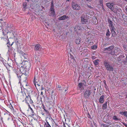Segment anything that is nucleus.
I'll use <instances>...</instances> for the list:
<instances>
[{
    "label": "nucleus",
    "mask_w": 127,
    "mask_h": 127,
    "mask_svg": "<svg viewBox=\"0 0 127 127\" xmlns=\"http://www.w3.org/2000/svg\"><path fill=\"white\" fill-rule=\"evenodd\" d=\"M104 64L108 71H113L114 70V69L112 65L110 64L107 61H105L104 62Z\"/></svg>",
    "instance_id": "f257e3e1"
},
{
    "label": "nucleus",
    "mask_w": 127,
    "mask_h": 127,
    "mask_svg": "<svg viewBox=\"0 0 127 127\" xmlns=\"http://www.w3.org/2000/svg\"><path fill=\"white\" fill-rule=\"evenodd\" d=\"M25 95H26V98L25 99V101L26 103L27 104H29V103L31 104L33 102V101L32 100L30 95L28 94L26 95L25 94Z\"/></svg>",
    "instance_id": "f03ea898"
},
{
    "label": "nucleus",
    "mask_w": 127,
    "mask_h": 127,
    "mask_svg": "<svg viewBox=\"0 0 127 127\" xmlns=\"http://www.w3.org/2000/svg\"><path fill=\"white\" fill-rule=\"evenodd\" d=\"M81 22L83 24H89L90 22L89 21V20L87 19L84 16H82L81 17Z\"/></svg>",
    "instance_id": "7ed1b4c3"
},
{
    "label": "nucleus",
    "mask_w": 127,
    "mask_h": 127,
    "mask_svg": "<svg viewBox=\"0 0 127 127\" xmlns=\"http://www.w3.org/2000/svg\"><path fill=\"white\" fill-rule=\"evenodd\" d=\"M71 4L72 7L73 9L77 10H79L80 9V6L76 3L73 1L72 2Z\"/></svg>",
    "instance_id": "20e7f679"
},
{
    "label": "nucleus",
    "mask_w": 127,
    "mask_h": 127,
    "mask_svg": "<svg viewBox=\"0 0 127 127\" xmlns=\"http://www.w3.org/2000/svg\"><path fill=\"white\" fill-rule=\"evenodd\" d=\"M26 77H25V80L22 81V82L21 81H20L21 83V87H24L26 86L28 87L29 86V84L28 83H27V82L26 81Z\"/></svg>",
    "instance_id": "39448f33"
},
{
    "label": "nucleus",
    "mask_w": 127,
    "mask_h": 127,
    "mask_svg": "<svg viewBox=\"0 0 127 127\" xmlns=\"http://www.w3.org/2000/svg\"><path fill=\"white\" fill-rule=\"evenodd\" d=\"M91 90H86L84 93V96L85 98H88L92 93Z\"/></svg>",
    "instance_id": "423d86ee"
},
{
    "label": "nucleus",
    "mask_w": 127,
    "mask_h": 127,
    "mask_svg": "<svg viewBox=\"0 0 127 127\" xmlns=\"http://www.w3.org/2000/svg\"><path fill=\"white\" fill-rule=\"evenodd\" d=\"M106 5L111 10H113L114 9V3H106Z\"/></svg>",
    "instance_id": "0eeeda50"
},
{
    "label": "nucleus",
    "mask_w": 127,
    "mask_h": 127,
    "mask_svg": "<svg viewBox=\"0 0 127 127\" xmlns=\"http://www.w3.org/2000/svg\"><path fill=\"white\" fill-rule=\"evenodd\" d=\"M4 115H5V117L8 120H9L11 118L12 116L9 112L5 113L4 114Z\"/></svg>",
    "instance_id": "6e6552de"
},
{
    "label": "nucleus",
    "mask_w": 127,
    "mask_h": 127,
    "mask_svg": "<svg viewBox=\"0 0 127 127\" xmlns=\"http://www.w3.org/2000/svg\"><path fill=\"white\" fill-rule=\"evenodd\" d=\"M81 28L80 26H76L74 28V30L76 32H78L81 30Z\"/></svg>",
    "instance_id": "1a4fd4ad"
},
{
    "label": "nucleus",
    "mask_w": 127,
    "mask_h": 127,
    "mask_svg": "<svg viewBox=\"0 0 127 127\" xmlns=\"http://www.w3.org/2000/svg\"><path fill=\"white\" fill-rule=\"evenodd\" d=\"M21 37L20 36L18 35V36H17V37H16L15 39H16L15 42L17 44H19V39H20Z\"/></svg>",
    "instance_id": "9d476101"
},
{
    "label": "nucleus",
    "mask_w": 127,
    "mask_h": 127,
    "mask_svg": "<svg viewBox=\"0 0 127 127\" xmlns=\"http://www.w3.org/2000/svg\"><path fill=\"white\" fill-rule=\"evenodd\" d=\"M41 46L39 44H36L35 46L34 50L35 51L39 50V49L41 48Z\"/></svg>",
    "instance_id": "9b49d317"
},
{
    "label": "nucleus",
    "mask_w": 127,
    "mask_h": 127,
    "mask_svg": "<svg viewBox=\"0 0 127 127\" xmlns=\"http://www.w3.org/2000/svg\"><path fill=\"white\" fill-rule=\"evenodd\" d=\"M68 18V16L65 15H64L63 16L59 17L58 18V19L60 20H64L65 19H67Z\"/></svg>",
    "instance_id": "f8f14e48"
},
{
    "label": "nucleus",
    "mask_w": 127,
    "mask_h": 127,
    "mask_svg": "<svg viewBox=\"0 0 127 127\" xmlns=\"http://www.w3.org/2000/svg\"><path fill=\"white\" fill-rule=\"evenodd\" d=\"M104 96L103 95H102L100 97L99 101V102L101 103H102L104 102Z\"/></svg>",
    "instance_id": "ddd939ff"
},
{
    "label": "nucleus",
    "mask_w": 127,
    "mask_h": 127,
    "mask_svg": "<svg viewBox=\"0 0 127 127\" xmlns=\"http://www.w3.org/2000/svg\"><path fill=\"white\" fill-rule=\"evenodd\" d=\"M114 24L110 26H109L110 31H113V30H116V28L115 27Z\"/></svg>",
    "instance_id": "4468645a"
},
{
    "label": "nucleus",
    "mask_w": 127,
    "mask_h": 127,
    "mask_svg": "<svg viewBox=\"0 0 127 127\" xmlns=\"http://www.w3.org/2000/svg\"><path fill=\"white\" fill-rule=\"evenodd\" d=\"M81 38L77 37V38L75 41V42L76 44H80L81 42Z\"/></svg>",
    "instance_id": "2eb2a0df"
},
{
    "label": "nucleus",
    "mask_w": 127,
    "mask_h": 127,
    "mask_svg": "<svg viewBox=\"0 0 127 127\" xmlns=\"http://www.w3.org/2000/svg\"><path fill=\"white\" fill-rule=\"evenodd\" d=\"M33 82L34 85L35 87H38L40 85L38 83V82H35V77H34V80L33 81Z\"/></svg>",
    "instance_id": "dca6fc26"
},
{
    "label": "nucleus",
    "mask_w": 127,
    "mask_h": 127,
    "mask_svg": "<svg viewBox=\"0 0 127 127\" xmlns=\"http://www.w3.org/2000/svg\"><path fill=\"white\" fill-rule=\"evenodd\" d=\"M113 20V18L112 19L110 18H108V22L109 24L108 26L114 24L112 21Z\"/></svg>",
    "instance_id": "f3484780"
},
{
    "label": "nucleus",
    "mask_w": 127,
    "mask_h": 127,
    "mask_svg": "<svg viewBox=\"0 0 127 127\" xmlns=\"http://www.w3.org/2000/svg\"><path fill=\"white\" fill-rule=\"evenodd\" d=\"M119 113L122 115H124L125 117L127 118V111H120Z\"/></svg>",
    "instance_id": "a211bd4d"
},
{
    "label": "nucleus",
    "mask_w": 127,
    "mask_h": 127,
    "mask_svg": "<svg viewBox=\"0 0 127 127\" xmlns=\"http://www.w3.org/2000/svg\"><path fill=\"white\" fill-rule=\"evenodd\" d=\"M114 48V46L113 45H111L108 48H106L105 49V50H108L110 51L112 49Z\"/></svg>",
    "instance_id": "6ab92c4d"
},
{
    "label": "nucleus",
    "mask_w": 127,
    "mask_h": 127,
    "mask_svg": "<svg viewBox=\"0 0 127 127\" xmlns=\"http://www.w3.org/2000/svg\"><path fill=\"white\" fill-rule=\"evenodd\" d=\"M26 68L24 67V66H21L19 70L20 71L21 73H23L25 72Z\"/></svg>",
    "instance_id": "aec40b11"
},
{
    "label": "nucleus",
    "mask_w": 127,
    "mask_h": 127,
    "mask_svg": "<svg viewBox=\"0 0 127 127\" xmlns=\"http://www.w3.org/2000/svg\"><path fill=\"white\" fill-rule=\"evenodd\" d=\"M8 107L10 108L11 109V111L13 112H14V108L13 107V106L11 105V104L10 103L9 104H8Z\"/></svg>",
    "instance_id": "412c9836"
},
{
    "label": "nucleus",
    "mask_w": 127,
    "mask_h": 127,
    "mask_svg": "<svg viewBox=\"0 0 127 127\" xmlns=\"http://www.w3.org/2000/svg\"><path fill=\"white\" fill-rule=\"evenodd\" d=\"M113 31H110L112 33V36L115 37L117 35L116 33L115 32L116 30H113Z\"/></svg>",
    "instance_id": "4be33fe9"
},
{
    "label": "nucleus",
    "mask_w": 127,
    "mask_h": 127,
    "mask_svg": "<svg viewBox=\"0 0 127 127\" xmlns=\"http://www.w3.org/2000/svg\"><path fill=\"white\" fill-rule=\"evenodd\" d=\"M115 50L117 54H119V52L121 51L120 49L117 47H115Z\"/></svg>",
    "instance_id": "5701e85b"
},
{
    "label": "nucleus",
    "mask_w": 127,
    "mask_h": 127,
    "mask_svg": "<svg viewBox=\"0 0 127 127\" xmlns=\"http://www.w3.org/2000/svg\"><path fill=\"white\" fill-rule=\"evenodd\" d=\"M44 127H51L49 122L46 121V122H45L44 124Z\"/></svg>",
    "instance_id": "b1692460"
},
{
    "label": "nucleus",
    "mask_w": 127,
    "mask_h": 127,
    "mask_svg": "<svg viewBox=\"0 0 127 127\" xmlns=\"http://www.w3.org/2000/svg\"><path fill=\"white\" fill-rule=\"evenodd\" d=\"M83 82H83V83L81 82L78 85L79 86V87H81L82 86L84 85H85L86 84V82L84 80L83 81Z\"/></svg>",
    "instance_id": "393cba45"
},
{
    "label": "nucleus",
    "mask_w": 127,
    "mask_h": 127,
    "mask_svg": "<svg viewBox=\"0 0 127 127\" xmlns=\"http://www.w3.org/2000/svg\"><path fill=\"white\" fill-rule=\"evenodd\" d=\"M107 107V102H105L104 104H103L102 108L103 109H106Z\"/></svg>",
    "instance_id": "a878e982"
},
{
    "label": "nucleus",
    "mask_w": 127,
    "mask_h": 127,
    "mask_svg": "<svg viewBox=\"0 0 127 127\" xmlns=\"http://www.w3.org/2000/svg\"><path fill=\"white\" fill-rule=\"evenodd\" d=\"M111 34V33L109 31L108 29L107 30V32L106 34V36L107 37H108Z\"/></svg>",
    "instance_id": "bb28decb"
},
{
    "label": "nucleus",
    "mask_w": 127,
    "mask_h": 127,
    "mask_svg": "<svg viewBox=\"0 0 127 127\" xmlns=\"http://www.w3.org/2000/svg\"><path fill=\"white\" fill-rule=\"evenodd\" d=\"M99 61V60L98 59H97L94 60L93 61V63L95 65H97L98 64V61Z\"/></svg>",
    "instance_id": "cd10ccee"
},
{
    "label": "nucleus",
    "mask_w": 127,
    "mask_h": 127,
    "mask_svg": "<svg viewBox=\"0 0 127 127\" xmlns=\"http://www.w3.org/2000/svg\"><path fill=\"white\" fill-rule=\"evenodd\" d=\"M27 3L25 2L23 3V10L25 11L26 9L27 8Z\"/></svg>",
    "instance_id": "c85d7f7f"
},
{
    "label": "nucleus",
    "mask_w": 127,
    "mask_h": 127,
    "mask_svg": "<svg viewBox=\"0 0 127 127\" xmlns=\"http://www.w3.org/2000/svg\"><path fill=\"white\" fill-rule=\"evenodd\" d=\"M21 90V92L23 93L24 92V93H25L27 91V89H26L25 88H20Z\"/></svg>",
    "instance_id": "c756f323"
},
{
    "label": "nucleus",
    "mask_w": 127,
    "mask_h": 127,
    "mask_svg": "<svg viewBox=\"0 0 127 127\" xmlns=\"http://www.w3.org/2000/svg\"><path fill=\"white\" fill-rule=\"evenodd\" d=\"M50 15L54 16L55 15V14L54 11H51L50 13Z\"/></svg>",
    "instance_id": "7c9ffc66"
},
{
    "label": "nucleus",
    "mask_w": 127,
    "mask_h": 127,
    "mask_svg": "<svg viewBox=\"0 0 127 127\" xmlns=\"http://www.w3.org/2000/svg\"><path fill=\"white\" fill-rule=\"evenodd\" d=\"M113 119L115 121H118L119 120V119L118 117L115 116H114L113 117Z\"/></svg>",
    "instance_id": "2f4dec72"
},
{
    "label": "nucleus",
    "mask_w": 127,
    "mask_h": 127,
    "mask_svg": "<svg viewBox=\"0 0 127 127\" xmlns=\"http://www.w3.org/2000/svg\"><path fill=\"white\" fill-rule=\"evenodd\" d=\"M115 51H111L110 53V54L114 56L116 55Z\"/></svg>",
    "instance_id": "473e14b6"
},
{
    "label": "nucleus",
    "mask_w": 127,
    "mask_h": 127,
    "mask_svg": "<svg viewBox=\"0 0 127 127\" xmlns=\"http://www.w3.org/2000/svg\"><path fill=\"white\" fill-rule=\"evenodd\" d=\"M103 0H99V4L101 6H103Z\"/></svg>",
    "instance_id": "72a5a7b5"
},
{
    "label": "nucleus",
    "mask_w": 127,
    "mask_h": 127,
    "mask_svg": "<svg viewBox=\"0 0 127 127\" xmlns=\"http://www.w3.org/2000/svg\"><path fill=\"white\" fill-rule=\"evenodd\" d=\"M14 43V42H13L12 44H11V45L10 44V42L9 40H8V41L7 42V46L8 47H9L10 46H11L13 44V43Z\"/></svg>",
    "instance_id": "f704fd0d"
},
{
    "label": "nucleus",
    "mask_w": 127,
    "mask_h": 127,
    "mask_svg": "<svg viewBox=\"0 0 127 127\" xmlns=\"http://www.w3.org/2000/svg\"><path fill=\"white\" fill-rule=\"evenodd\" d=\"M3 64L4 65V66H5L6 67L8 66H9L10 67H12V66L9 65V64H8V63H3Z\"/></svg>",
    "instance_id": "c9c22d12"
},
{
    "label": "nucleus",
    "mask_w": 127,
    "mask_h": 127,
    "mask_svg": "<svg viewBox=\"0 0 127 127\" xmlns=\"http://www.w3.org/2000/svg\"><path fill=\"white\" fill-rule=\"evenodd\" d=\"M91 48L95 50L97 48V46L96 45H93L91 46Z\"/></svg>",
    "instance_id": "e433bc0d"
},
{
    "label": "nucleus",
    "mask_w": 127,
    "mask_h": 127,
    "mask_svg": "<svg viewBox=\"0 0 127 127\" xmlns=\"http://www.w3.org/2000/svg\"><path fill=\"white\" fill-rule=\"evenodd\" d=\"M123 48L125 50L127 51V45H124L123 46Z\"/></svg>",
    "instance_id": "4c0bfd02"
},
{
    "label": "nucleus",
    "mask_w": 127,
    "mask_h": 127,
    "mask_svg": "<svg viewBox=\"0 0 127 127\" xmlns=\"http://www.w3.org/2000/svg\"><path fill=\"white\" fill-rule=\"evenodd\" d=\"M28 70L26 68L25 69V72H23V73L25 74V75H27L28 73V71L27 70Z\"/></svg>",
    "instance_id": "58836bf2"
},
{
    "label": "nucleus",
    "mask_w": 127,
    "mask_h": 127,
    "mask_svg": "<svg viewBox=\"0 0 127 127\" xmlns=\"http://www.w3.org/2000/svg\"><path fill=\"white\" fill-rule=\"evenodd\" d=\"M12 34H13V35L14 36V38H16L17 37V36H18L17 34L16 33H15V32H14V33H13Z\"/></svg>",
    "instance_id": "ea45409f"
},
{
    "label": "nucleus",
    "mask_w": 127,
    "mask_h": 127,
    "mask_svg": "<svg viewBox=\"0 0 127 127\" xmlns=\"http://www.w3.org/2000/svg\"><path fill=\"white\" fill-rule=\"evenodd\" d=\"M17 76L18 77V78H19L20 79V81H22L21 78V76L20 75H18V74H17Z\"/></svg>",
    "instance_id": "a19ab883"
},
{
    "label": "nucleus",
    "mask_w": 127,
    "mask_h": 127,
    "mask_svg": "<svg viewBox=\"0 0 127 127\" xmlns=\"http://www.w3.org/2000/svg\"><path fill=\"white\" fill-rule=\"evenodd\" d=\"M51 11H54V5H51Z\"/></svg>",
    "instance_id": "79ce46f5"
},
{
    "label": "nucleus",
    "mask_w": 127,
    "mask_h": 127,
    "mask_svg": "<svg viewBox=\"0 0 127 127\" xmlns=\"http://www.w3.org/2000/svg\"><path fill=\"white\" fill-rule=\"evenodd\" d=\"M125 56L124 55H120L119 57V58H123L125 57Z\"/></svg>",
    "instance_id": "37998d69"
},
{
    "label": "nucleus",
    "mask_w": 127,
    "mask_h": 127,
    "mask_svg": "<svg viewBox=\"0 0 127 127\" xmlns=\"http://www.w3.org/2000/svg\"><path fill=\"white\" fill-rule=\"evenodd\" d=\"M2 91H1V88H0V96H1L2 95Z\"/></svg>",
    "instance_id": "c03bdc74"
},
{
    "label": "nucleus",
    "mask_w": 127,
    "mask_h": 127,
    "mask_svg": "<svg viewBox=\"0 0 127 127\" xmlns=\"http://www.w3.org/2000/svg\"><path fill=\"white\" fill-rule=\"evenodd\" d=\"M103 126L102 127H109L108 126L105 124H103Z\"/></svg>",
    "instance_id": "a18cd8bd"
},
{
    "label": "nucleus",
    "mask_w": 127,
    "mask_h": 127,
    "mask_svg": "<svg viewBox=\"0 0 127 127\" xmlns=\"http://www.w3.org/2000/svg\"><path fill=\"white\" fill-rule=\"evenodd\" d=\"M31 112L32 113L31 115L32 116H33L34 115V111H33V112L32 111H31Z\"/></svg>",
    "instance_id": "49530a36"
},
{
    "label": "nucleus",
    "mask_w": 127,
    "mask_h": 127,
    "mask_svg": "<svg viewBox=\"0 0 127 127\" xmlns=\"http://www.w3.org/2000/svg\"><path fill=\"white\" fill-rule=\"evenodd\" d=\"M87 41L88 43H91V42L90 41V40H89L88 38L87 39Z\"/></svg>",
    "instance_id": "de8ad7c7"
},
{
    "label": "nucleus",
    "mask_w": 127,
    "mask_h": 127,
    "mask_svg": "<svg viewBox=\"0 0 127 127\" xmlns=\"http://www.w3.org/2000/svg\"><path fill=\"white\" fill-rule=\"evenodd\" d=\"M19 53H21V54H22V55L24 54L25 55H26V54H25L24 52H23L22 51H20V52H19Z\"/></svg>",
    "instance_id": "09e8293b"
},
{
    "label": "nucleus",
    "mask_w": 127,
    "mask_h": 127,
    "mask_svg": "<svg viewBox=\"0 0 127 127\" xmlns=\"http://www.w3.org/2000/svg\"><path fill=\"white\" fill-rule=\"evenodd\" d=\"M95 56H93L92 57V59L94 60L95 59Z\"/></svg>",
    "instance_id": "8fccbe9b"
},
{
    "label": "nucleus",
    "mask_w": 127,
    "mask_h": 127,
    "mask_svg": "<svg viewBox=\"0 0 127 127\" xmlns=\"http://www.w3.org/2000/svg\"><path fill=\"white\" fill-rule=\"evenodd\" d=\"M71 60H73L74 59V58L73 56H71Z\"/></svg>",
    "instance_id": "3c124183"
},
{
    "label": "nucleus",
    "mask_w": 127,
    "mask_h": 127,
    "mask_svg": "<svg viewBox=\"0 0 127 127\" xmlns=\"http://www.w3.org/2000/svg\"><path fill=\"white\" fill-rule=\"evenodd\" d=\"M72 61L74 64H75L76 63V60L75 59L73 60Z\"/></svg>",
    "instance_id": "603ef678"
},
{
    "label": "nucleus",
    "mask_w": 127,
    "mask_h": 127,
    "mask_svg": "<svg viewBox=\"0 0 127 127\" xmlns=\"http://www.w3.org/2000/svg\"><path fill=\"white\" fill-rule=\"evenodd\" d=\"M85 51V52H86V51L88 52H89V51L87 49H85L83 51V52H84V51Z\"/></svg>",
    "instance_id": "864d4df0"
},
{
    "label": "nucleus",
    "mask_w": 127,
    "mask_h": 127,
    "mask_svg": "<svg viewBox=\"0 0 127 127\" xmlns=\"http://www.w3.org/2000/svg\"><path fill=\"white\" fill-rule=\"evenodd\" d=\"M123 125L125 126L126 127L127 126V124H126L125 123H123Z\"/></svg>",
    "instance_id": "5fc2aeb1"
},
{
    "label": "nucleus",
    "mask_w": 127,
    "mask_h": 127,
    "mask_svg": "<svg viewBox=\"0 0 127 127\" xmlns=\"http://www.w3.org/2000/svg\"><path fill=\"white\" fill-rule=\"evenodd\" d=\"M112 11H113L114 13H117L116 11L115 10H114V9H113V10H111Z\"/></svg>",
    "instance_id": "6e6d98bb"
},
{
    "label": "nucleus",
    "mask_w": 127,
    "mask_h": 127,
    "mask_svg": "<svg viewBox=\"0 0 127 127\" xmlns=\"http://www.w3.org/2000/svg\"><path fill=\"white\" fill-rule=\"evenodd\" d=\"M27 104L28 105L29 108H30H30H31V107L30 106V105L29 104Z\"/></svg>",
    "instance_id": "4d7b16f0"
},
{
    "label": "nucleus",
    "mask_w": 127,
    "mask_h": 127,
    "mask_svg": "<svg viewBox=\"0 0 127 127\" xmlns=\"http://www.w3.org/2000/svg\"><path fill=\"white\" fill-rule=\"evenodd\" d=\"M102 6V9L103 10V11H104L105 10V9L103 7V6Z\"/></svg>",
    "instance_id": "13d9d810"
},
{
    "label": "nucleus",
    "mask_w": 127,
    "mask_h": 127,
    "mask_svg": "<svg viewBox=\"0 0 127 127\" xmlns=\"http://www.w3.org/2000/svg\"><path fill=\"white\" fill-rule=\"evenodd\" d=\"M87 1H88L89 2H91L92 0H86Z\"/></svg>",
    "instance_id": "bf43d9fd"
},
{
    "label": "nucleus",
    "mask_w": 127,
    "mask_h": 127,
    "mask_svg": "<svg viewBox=\"0 0 127 127\" xmlns=\"http://www.w3.org/2000/svg\"><path fill=\"white\" fill-rule=\"evenodd\" d=\"M43 109L44 110H46L44 106H43Z\"/></svg>",
    "instance_id": "052dcab7"
},
{
    "label": "nucleus",
    "mask_w": 127,
    "mask_h": 127,
    "mask_svg": "<svg viewBox=\"0 0 127 127\" xmlns=\"http://www.w3.org/2000/svg\"><path fill=\"white\" fill-rule=\"evenodd\" d=\"M44 111H45V112H46V113H48V110H47L46 109Z\"/></svg>",
    "instance_id": "680f3d73"
},
{
    "label": "nucleus",
    "mask_w": 127,
    "mask_h": 127,
    "mask_svg": "<svg viewBox=\"0 0 127 127\" xmlns=\"http://www.w3.org/2000/svg\"><path fill=\"white\" fill-rule=\"evenodd\" d=\"M126 60L127 61V55H126Z\"/></svg>",
    "instance_id": "e2e57ef3"
},
{
    "label": "nucleus",
    "mask_w": 127,
    "mask_h": 127,
    "mask_svg": "<svg viewBox=\"0 0 127 127\" xmlns=\"http://www.w3.org/2000/svg\"><path fill=\"white\" fill-rule=\"evenodd\" d=\"M30 110H31V111H32V112H33V109H32V108H30Z\"/></svg>",
    "instance_id": "0e129e2a"
},
{
    "label": "nucleus",
    "mask_w": 127,
    "mask_h": 127,
    "mask_svg": "<svg viewBox=\"0 0 127 127\" xmlns=\"http://www.w3.org/2000/svg\"><path fill=\"white\" fill-rule=\"evenodd\" d=\"M125 10H126V12H127V8H126L125 9Z\"/></svg>",
    "instance_id": "69168bd1"
},
{
    "label": "nucleus",
    "mask_w": 127,
    "mask_h": 127,
    "mask_svg": "<svg viewBox=\"0 0 127 127\" xmlns=\"http://www.w3.org/2000/svg\"><path fill=\"white\" fill-rule=\"evenodd\" d=\"M3 34L4 35H5V34L4 33V32H3Z\"/></svg>",
    "instance_id": "338daca9"
},
{
    "label": "nucleus",
    "mask_w": 127,
    "mask_h": 127,
    "mask_svg": "<svg viewBox=\"0 0 127 127\" xmlns=\"http://www.w3.org/2000/svg\"><path fill=\"white\" fill-rule=\"evenodd\" d=\"M51 5H53V1H52V2H51Z\"/></svg>",
    "instance_id": "774afa93"
}]
</instances>
